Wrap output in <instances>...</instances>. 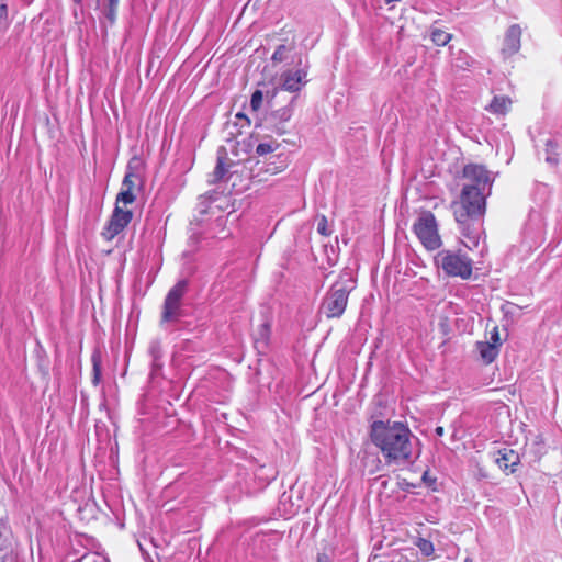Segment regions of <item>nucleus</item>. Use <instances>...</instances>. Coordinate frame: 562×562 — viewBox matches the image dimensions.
<instances>
[{"label":"nucleus","mask_w":562,"mask_h":562,"mask_svg":"<svg viewBox=\"0 0 562 562\" xmlns=\"http://www.w3.org/2000/svg\"><path fill=\"white\" fill-rule=\"evenodd\" d=\"M463 183L458 201L451 203L454 220L461 234L469 239L468 248L476 247L483 232L486 198L491 194L494 178L483 166L469 164L462 170Z\"/></svg>","instance_id":"nucleus-1"},{"label":"nucleus","mask_w":562,"mask_h":562,"mask_svg":"<svg viewBox=\"0 0 562 562\" xmlns=\"http://www.w3.org/2000/svg\"><path fill=\"white\" fill-rule=\"evenodd\" d=\"M371 441L381 450L386 463L403 464L412 454V432L400 422L375 420L370 426Z\"/></svg>","instance_id":"nucleus-2"},{"label":"nucleus","mask_w":562,"mask_h":562,"mask_svg":"<svg viewBox=\"0 0 562 562\" xmlns=\"http://www.w3.org/2000/svg\"><path fill=\"white\" fill-rule=\"evenodd\" d=\"M351 290L352 286L349 280L335 282L324 296L319 313L327 318H339L347 307Z\"/></svg>","instance_id":"nucleus-3"},{"label":"nucleus","mask_w":562,"mask_h":562,"mask_svg":"<svg viewBox=\"0 0 562 562\" xmlns=\"http://www.w3.org/2000/svg\"><path fill=\"white\" fill-rule=\"evenodd\" d=\"M436 262L450 277L469 279L472 274V260L458 251L441 250L436 256Z\"/></svg>","instance_id":"nucleus-4"},{"label":"nucleus","mask_w":562,"mask_h":562,"mask_svg":"<svg viewBox=\"0 0 562 562\" xmlns=\"http://www.w3.org/2000/svg\"><path fill=\"white\" fill-rule=\"evenodd\" d=\"M414 233L428 250L438 249L441 238L438 233V223L430 211H423L413 225Z\"/></svg>","instance_id":"nucleus-5"},{"label":"nucleus","mask_w":562,"mask_h":562,"mask_svg":"<svg viewBox=\"0 0 562 562\" xmlns=\"http://www.w3.org/2000/svg\"><path fill=\"white\" fill-rule=\"evenodd\" d=\"M132 218V211L123 210L121 206L115 205L113 213L102 232V236L108 240H112L115 236L125 229V227L131 223Z\"/></svg>","instance_id":"nucleus-6"},{"label":"nucleus","mask_w":562,"mask_h":562,"mask_svg":"<svg viewBox=\"0 0 562 562\" xmlns=\"http://www.w3.org/2000/svg\"><path fill=\"white\" fill-rule=\"evenodd\" d=\"M297 66H302V59L300 58L297 61ZM307 65L300 67L296 70H286L282 72L281 79V88L289 92H297L306 83L307 76Z\"/></svg>","instance_id":"nucleus-7"},{"label":"nucleus","mask_w":562,"mask_h":562,"mask_svg":"<svg viewBox=\"0 0 562 562\" xmlns=\"http://www.w3.org/2000/svg\"><path fill=\"white\" fill-rule=\"evenodd\" d=\"M521 33V27L518 24H513L507 29L502 48L505 56H513L520 49Z\"/></svg>","instance_id":"nucleus-8"},{"label":"nucleus","mask_w":562,"mask_h":562,"mask_svg":"<svg viewBox=\"0 0 562 562\" xmlns=\"http://www.w3.org/2000/svg\"><path fill=\"white\" fill-rule=\"evenodd\" d=\"M499 457L496 458L498 468L503 471L510 473L516 471V465L519 463V456L513 449H503L498 451Z\"/></svg>","instance_id":"nucleus-9"},{"label":"nucleus","mask_w":562,"mask_h":562,"mask_svg":"<svg viewBox=\"0 0 562 562\" xmlns=\"http://www.w3.org/2000/svg\"><path fill=\"white\" fill-rule=\"evenodd\" d=\"M176 319V285L169 289L168 294L165 300L162 315H161V326H165L169 322H173Z\"/></svg>","instance_id":"nucleus-10"},{"label":"nucleus","mask_w":562,"mask_h":562,"mask_svg":"<svg viewBox=\"0 0 562 562\" xmlns=\"http://www.w3.org/2000/svg\"><path fill=\"white\" fill-rule=\"evenodd\" d=\"M560 144L555 138L547 139L544 144V160L551 167H557L560 161Z\"/></svg>","instance_id":"nucleus-11"},{"label":"nucleus","mask_w":562,"mask_h":562,"mask_svg":"<svg viewBox=\"0 0 562 562\" xmlns=\"http://www.w3.org/2000/svg\"><path fill=\"white\" fill-rule=\"evenodd\" d=\"M139 164L137 158H133L128 161L126 173L122 182V189L132 190L135 187V182L139 180V175L136 171V167Z\"/></svg>","instance_id":"nucleus-12"},{"label":"nucleus","mask_w":562,"mask_h":562,"mask_svg":"<svg viewBox=\"0 0 562 562\" xmlns=\"http://www.w3.org/2000/svg\"><path fill=\"white\" fill-rule=\"evenodd\" d=\"M476 350L485 363H491L498 355V347L490 341H477Z\"/></svg>","instance_id":"nucleus-13"},{"label":"nucleus","mask_w":562,"mask_h":562,"mask_svg":"<svg viewBox=\"0 0 562 562\" xmlns=\"http://www.w3.org/2000/svg\"><path fill=\"white\" fill-rule=\"evenodd\" d=\"M148 351L151 357L153 373L158 374L162 367V363L160 362V359L162 357V349L160 342L158 340L151 341Z\"/></svg>","instance_id":"nucleus-14"},{"label":"nucleus","mask_w":562,"mask_h":562,"mask_svg":"<svg viewBox=\"0 0 562 562\" xmlns=\"http://www.w3.org/2000/svg\"><path fill=\"white\" fill-rule=\"evenodd\" d=\"M228 172V168L225 164L224 157H217V164L215 166L214 171L209 177L210 183H216L218 181H222L225 179L226 175Z\"/></svg>","instance_id":"nucleus-15"},{"label":"nucleus","mask_w":562,"mask_h":562,"mask_svg":"<svg viewBox=\"0 0 562 562\" xmlns=\"http://www.w3.org/2000/svg\"><path fill=\"white\" fill-rule=\"evenodd\" d=\"M292 116V108L290 105L280 108L278 110L271 111L268 120L271 123H284L288 122Z\"/></svg>","instance_id":"nucleus-16"},{"label":"nucleus","mask_w":562,"mask_h":562,"mask_svg":"<svg viewBox=\"0 0 562 562\" xmlns=\"http://www.w3.org/2000/svg\"><path fill=\"white\" fill-rule=\"evenodd\" d=\"M510 99L507 97H494L488 110L493 113L504 114L510 106Z\"/></svg>","instance_id":"nucleus-17"},{"label":"nucleus","mask_w":562,"mask_h":562,"mask_svg":"<svg viewBox=\"0 0 562 562\" xmlns=\"http://www.w3.org/2000/svg\"><path fill=\"white\" fill-rule=\"evenodd\" d=\"M430 38L437 46H446L452 38V34L441 30L434 27L430 31Z\"/></svg>","instance_id":"nucleus-18"},{"label":"nucleus","mask_w":562,"mask_h":562,"mask_svg":"<svg viewBox=\"0 0 562 562\" xmlns=\"http://www.w3.org/2000/svg\"><path fill=\"white\" fill-rule=\"evenodd\" d=\"M270 335V323L263 322L254 334L255 341L266 344Z\"/></svg>","instance_id":"nucleus-19"},{"label":"nucleus","mask_w":562,"mask_h":562,"mask_svg":"<svg viewBox=\"0 0 562 562\" xmlns=\"http://www.w3.org/2000/svg\"><path fill=\"white\" fill-rule=\"evenodd\" d=\"M91 361H92V372H93V378H92V383L93 385H98L100 383V380H101V358H100V355L94 352L91 357Z\"/></svg>","instance_id":"nucleus-20"},{"label":"nucleus","mask_w":562,"mask_h":562,"mask_svg":"<svg viewBox=\"0 0 562 562\" xmlns=\"http://www.w3.org/2000/svg\"><path fill=\"white\" fill-rule=\"evenodd\" d=\"M414 543L425 557H430L435 551L432 542L428 539L417 538Z\"/></svg>","instance_id":"nucleus-21"},{"label":"nucleus","mask_w":562,"mask_h":562,"mask_svg":"<svg viewBox=\"0 0 562 562\" xmlns=\"http://www.w3.org/2000/svg\"><path fill=\"white\" fill-rule=\"evenodd\" d=\"M317 222V233L323 236H330L333 233L331 227L328 224V221L325 215H318L316 217Z\"/></svg>","instance_id":"nucleus-22"},{"label":"nucleus","mask_w":562,"mask_h":562,"mask_svg":"<svg viewBox=\"0 0 562 562\" xmlns=\"http://www.w3.org/2000/svg\"><path fill=\"white\" fill-rule=\"evenodd\" d=\"M135 199H136V196L132 190L122 189L121 192L116 196V205H119V203H123L125 205L132 204L135 201Z\"/></svg>","instance_id":"nucleus-23"},{"label":"nucleus","mask_w":562,"mask_h":562,"mask_svg":"<svg viewBox=\"0 0 562 562\" xmlns=\"http://www.w3.org/2000/svg\"><path fill=\"white\" fill-rule=\"evenodd\" d=\"M278 148H279V144L274 140L268 142V143H260V144H258V146L256 148V153L259 156H262V155H267L269 153H273Z\"/></svg>","instance_id":"nucleus-24"},{"label":"nucleus","mask_w":562,"mask_h":562,"mask_svg":"<svg viewBox=\"0 0 562 562\" xmlns=\"http://www.w3.org/2000/svg\"><path fill=\"white\" fill-rule=\"evenodd\" d=\"M117 5L119 0H108V9L105 11V16L111 23H113L116 19Z\"/></svg>","instance_id":"nucleus-25"},{"label":"nucleus","mask_w":562,"mask_h":562,"mask_svg":"<svg viewBox=\"0 0 562 562\" xmlns=\"http://www.w3.org/2000/svg\"><path fill=\"white\" fill-rule=\"evenodd\" d=\"M289 50H290V48L288 46L279 45L276 48L274 53L272 54V57H271L272 61H274V63L283 61L285 59V53Z\"/></svg>","instance_id":"nucleus-26"},{"label":"nucleus","mask_w":562,"mask_h":562,"mask_svg":"<svg viewBox=\"0 0 562 562\" xmlns=\"http://www.w3.org/2000/svg\"><path fill=\"white\" fill-rule=\"evenodd\" d=\"M262 99H263V94H262V91L260 90H256L252 95H251V99H250V106L254 111H257L259 110V108L261 106L262 104Z\"/></svg>","instance_id":"nucleus-27"},{"label":"nucleus","mask_w":562,"mask_h":562,"mask_svg":"<svg viewBox=\"0 0 562 562\" xmlns=\"http://www.w3.org/2000/svg\"><path fill=\"white\" fill-rule=\"evenodd\" d=\"M8 23V7L5 3L0 4V30L7 29Z\"/></svg>","instance_id":"nucleus-28"},{"label":"nucleus","mask_w":562,"mask_h":562,"mask_svg":"<svg viewBox=\"0 0 562 562\" xmlns=\"http://www.w3.org/2000/svg\"><path fill=\"white\" fill-rule=\"evenodd\" d=\"M283 168L284 164H282L281 166H276L274 162H271L267 165L266 171L274 175L283 170Z\"/></svg>","instance_id":"nucleus-29"},{"label":"nucleus","mask_w":562,"mask_h":562,"mask_svg":"<svg viewBox=\"0 0 562 562\" xmlns=\"http://www.w3.org/2000/svg\"><path fill=\"white\" fill-rule=\"evenodd\" d=\"M491 344H496L497 347L501 345V338L497 327H494L491 333Z\"/></svg>","instance_id":"nucleus-30"},{"label":"nucleus","mask_w":562,"mask_h":562,"mask_svg":"<svg viewBox=\"0 0 562 562\" xmlns=\"http://www.w3.org/2000/svg\"><path fill=\"white\" fill-rule=\"evenodd\" d=\"M183 259L186 260L184 272L187 274H191L193 272V266L191 265V262L189 260V255L187 252L183 254Z\"/></svg>","instance_id":"nucleus-31"},{"label":"nucleus","mask_w":562,"mask_h":562,"mask_svg":"<svg viewBox=\"0 0 562 562\" xmlns=\"http://www.w3.org/2000/svg\"><path fill=\"white\" fill-rule=\"evenodd\" d=\"M317 562H330V559L326 553H319L317 555Z\"/></svg>","instance_id":"nucleus-32"},{"label":"nucleus","mask_w":562,"mask_h":562,"mask_svg":"<svg viewBox=\"0 0 562 562\" xmlns=\"http://www.w3.org/2000/svg\"><path fill=\"white\" fill-rule=\"evenodd\" d=\"M184 285H186V281L184 280H178V285H177L178 299L180 297L182 289H183Z\"/></svg>","instance_id":"nucleus-33"},{"label":"nucleus","mask_w":562,"mask_h":562,"mask_svg":"<svg viewBox=\"0 0 562 562\" xmlns=\"http://www.w3.org/2000/svg\"><path fill=\"white\" fill-rule=\"evenodd\" d=\"M177 315H178V330L180 329V321L179 318L182 316V311L180 308V305L178 304V312H177Z\"/></svg>","instance_id":"nucleus-34"},{"label":"nucleus","mask_w":562,"mask_h":562,"mask_svg":"<svg viewBox=\"0 0 562 562\" xmlns=\"http://www.w3.org/2000/svg\"><path fill=\"white\" fill-rule=\"evenodd\" d=\"M443 427L441 426H438L436 429H435V432L437 436H442L443 435Z\"/></svg>","instance_id":"nucleus-35"},{"label":"nucleus","mask_w":562,"mask_h":562,"mask_svg":"<svg viewBox=\"0 0 562 562\" xmlns=\"http://www.w3.org/2000/svg\"><path fill=\"white\" fill-rule=\"evenodd\" d=\"M192 164H193V161H192V160H189V161H188V164L186 165L184 169H186V170H190V169H191V167H192Z\"/></svg>","instance_id":"nucleus-36"},{"label":"nucleus","mask_w":562,"mask_h":562,"mask_svg":"<svg viewBox=\"0 0 562 562\" xmlns=\"http://www.w3.org/2000/svg\"><path fill=\"white\" fill-rule=\"evenodd\" d=\"M190 239H191V240H194V243H196L195 234H193L192 236H190Z\"/></svg>","instance_id":"nucleus-37"},{"label":"nucleus","mask_w":562,"mask_h":562,"mask_svg":"<svg viewBox=\"0 0 562 562\" xmlns=\"http://www.w3.org/2000/svg\"><path fill=\"white\" fill-rule=\"evenodd\" d=\"M464 562H473L472 559L467 558Z\"/></svg>","instance_id":"nucleus-38"}]
</instances>
